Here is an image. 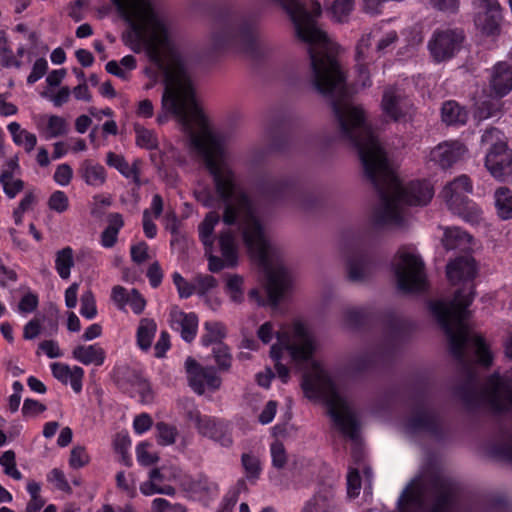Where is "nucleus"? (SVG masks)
I'll list each match as a JSON object with an SVG mask.
<instances>
[{"instance_id": "nucleus-1", "label": "nucleus", "mask_w": 512, "mask_h": 512, "mask_svg": "<svg viewBox=\"0 0 512 512\" xmlns=\"http://www.w3.org/2000/svg\"><path fill=\"white\" fill-rule=\"evenodd\" d=\"M291 19L297 38L308 45L310 82L314 89L331 102L340 137L357 149L366 177L379 196L374 220L379 225L403 226L404 206H423L434 191L426 181L402 186L391 168L386 152L368 124L363 108L351 100L346 74L340 65L338 45L316 24L321 4L312 1L311 10L301 0H270Z\"/></svg>"}, {"instance_id": "nucleus-2", "label": "nucleus", "mask_w": 512, "mask_h": 512, "mask_svg": "<svg viewBox=\"0 0 512 512\" xmlns=\"http://www.w3.org/2000/svg\"><path fill=\"white\" fill-rule=\"evenodd\" d=\"M160 62L151 56L150 60L164 75V91L161 104L165 111L157 116L158 123L167 121V112L177 117L183 129L190 134L191 145L203 156L205 166L213 179L214 193L208 188L194 192L196 200L204 207H213L220 201L225 208L224 221H236L235 208L238 206L250 210V200L240 191L236 183V174L226 162L224 139L217 134L208 133L198 136L195 126L204 125L205 119L198 107L190 76L184 64L174 55L171 41L161 47Z\"/></svg>"}, {"instance_id": "nucleus-3", "label": "nucleus", "mask_w": 512, "mask_h": 512, "mask_svg": "<svg viewBox=\"0 0 512 512\" xmlns=\"http://www.w3.org/2000/svg\"><path fill=\"white\" fill-rule=\"evenodd\" d=\"M473 299L474 291L471 286L469 293L464 288L457 290L448 303H430V310L448 337L450 352L457 361L463 378V382L456 387L455 394L469 409L486 403L495 412L508 411L512 409V367L503 374L494 372L486 378L482 388L478 389L476 363L465 354V349L470 344L475 348L479 364L484 367L492 364V354L483 338L471 335L466 323L470 314L467 308Z\"/></svg>"}, {"instance_id": "nucleus-4", "label": "nucleus", "mask_w": 512, "mask_h": 512, "mask_svg": "<svg viewBox=\"0 0 512 512\" xmlns=\"http://www.w3.org/2000/svg\"><path fill=\"white\" fill-rule=\"evenodd\" d=\"M237 187L243 191L250 200V210L243 207H236V221L226 223L224 221L225 208L222 202L212 208L222 209V221L228 226H237L242 231L243 239L252 253L264 267L267 274V294L269 302L276 307L284 293L289 288L291 277L288 269L282 262L272 263V247L265 235L264 228L257 216V210L252 198L244 191L236 179ZM220 221V214L217 211H210L199 225V237L204 246L211 247L213 244V231L215 225Z\"/></svg>"}, {"instance_id": "nucleus-5", "label": "nucleus", "mask_w": 512, "mask_h": 512, "mask_svg": "<svg viewBox=\"0 0 512 512\" xmlns=\"http://www.w3.org/2000/svg\"><path fill=\"white\" fill-rule=\"evenodd\" d=\"M259 23L260 16L256 13L233 14L219 19L211 29L208 49L215 53L234 50L253 57L268 53V46L258 41Z\"/></svg>"}, {"instance_id": "nucleus-6", "label": "nucleus", "mask_w": 512, "mask_h": 512, "mask_svg": "<svg viewBox=\"0 0 512 512\" xmlns=\"http://www.w3.org/2000/svg\"><path fill=\"white\" fill-rule=\"evenodd\" d=\"M302 388L309 398H321L336 428L351 440L358 437L359 423L347 400L339 393L335 383L318 363L303 375Z\"/></svg>"}, {"instance_id": "nucleus-7", "label": "nucleus", "mask_w": 512, "mask_h": 512, "mask_svg": "<svg viewBox=\"0 0 512 512\" xmlns=\"http://www.w3.org/2000/svg\"><path fill=\"white\" fill-rule=\"evenodd\" d=\"M458 489L450 480L439 475H428L413 480L398 499L399 512H419L431 503L430 512H452L457 502Z\"/></svg>"}, {"instance_id": "nucleus-8", "label": "nucleus", "mask_w": 512, "mask_h": 512, "mask_svg": "<svg viewBox=\"0 0 512 512\" xmlns=\"http://www.w3.org/2000/svg\"><path fill=\"white\" fill-rule=\"evenodd\" d=\"M130 23L135 39L146 46L149 56L160 62V48L168 44V32L148 0H111Z\"/></svg>"}, {"instance_id": "nucleus-9", "label": "nucleus", "mask_w": 512, "mask_h": 512, "mask_svg": "<svg viewBox=\"0 0 512 512\" xmlns=\"http://www.w3.org/2000/svg\"><path fill=\"white\" fill-rule=\"evenodd\" d=\"M379 242L378 234L372 229L365 230L345 242L343 251L350 281L362 282L371 275L375 265L374 250Z\"/></svg>"}, {"instance_id": "nucleus-10", "label": "nucleus", "mask_w": 512, "mask_h": 512, "mask_svg": "<svg viewBox=\"0 0 512 512\" xmlns=\"http://www.w3.org/2000/svg\"><path fill=\"white\" fill-rule=\"evenodd\" d=\"M392 268L397 287L402 292H420L425 289L424 263L413 246L399 248L393 259Z\"/></svg>"}, {"instance_id": "nucleus-11", "label": "nucleus", "mask_w": 512, "mask_h": 512, "mask_svg": "<svg viewBox=\"0 0 512 512\" xmlns=\"http://www.w3.org/2000/svg\"><path fill=\"white\" fill-rule=\"evenodd\" d=\"M472 192V183L467 175H461L449 182L442 190L441 197L448 208L468 222L476 223L481 218V211L473 204L468 194Z\"/></svg>"}, {"instance_id": "nucleus-12", "label": "nucleus", "mask_w": 512, "mask_h": 512, "mask_svg": "<svg viewBox=\"0 0 512 512\" xmlns=\"http://www.w3.org/2000/svg\"><path fill=\"white\" fill-rule=\"evenodd\" d=\"M253 193L258 202L277 204L294 197L296 180L288 175L263 173L255 180Z\"/></svg>"}, {"instance_id": "nucleus-13", "label": "nucleus", "mask_w": 512, "mask_h": 512, "mask_svg": "<svg viewBox=\"0 0 512 512\" xmlns=\"http://www.w3.org/2000/svg\"><path fill=\"white\" fill-rule=\"evenodd\" d=\"M481 142L490 145L485 158V166L491 175L497 179H503L510 173L512 166V150L502 139V133L497 128L491 127L484 131Z\"/></svg>"}, {"instance_id": "nucleus-14", "label": "nucleus", "mask_w": 512, "mask_h": 512, "mask_svg": "<svg viewBox=\"0 0 512 512\" xmlns=\"http://www.w3.org/2000/svg\"><path fill=\"white\" fill-rule=\"evenodd\" d=\"M464 34L458 29L436 30L428 43L431 56L436 62L452 58L461 48Z\"/></svg>"}, {"instance_id": "nucleus-15", "label": "nucleus", "mask_w": 512, "mask_h": 512, "mask_svg": "<svg viewBox=\"0 0 512 512\" xmlns=\"http://www.w3.org/2000/svg\"><path fill=\"white\" fill-rule=\"evenodd\" d=\"M475 24L486 35H496L500 32L502 19L498 0H473Z\"/></svg>"}, {"instance_id": "nucleus-16", "label": "nucleus", "mask_w": 512, "mask_h": 512, "mask_svg": "<svg viewBox=\"0 0 512 512\" xmlns=\"http://www.w3.org/2000/svg\"><path fill=\"white\" fill-rule=\"evenodd\" d=\"M381 106L384 114L395 122L406 120L412 109L410 99L401 89L394 86L384 89Z\"/></svg>"}, {"instance_id": "nucleus-17", "label": "nucleus", "mask_w": 512, "mask_h": 512, "mask_svg": "<svg viewBox=\"0 0 512 512\" xmlns=\"http://www.w3.org/2000/svg\"><path fill=\"white\" fill-rule=\"evenodd\" d=\"M407 426L412 432L427 431L435 436L439 434L438 417L429 403L422 398L416 402Z\"/></svg>"}, {"instance_id": "nucleus-18", "label": "nucleus", "mask_w": 512, "mask_h": 512, "mask_svg": "<svg viewBox=\"0 0 512 512\" xmlns=\"http://www.w3.org/2000/svg\"><path fill=\"white\" fill-rule=\"evenodd\" d=\"M291 357L296 361H306L312 357L314 342L307 327L296 322L293 326V341L286 346Z\"/></svg>"}, {"instance_id": "nucleus-19", "label": "nucleus", "mask_w": 512, "mask_h": 512, "mask_svg": "<svg viewBox=\"0 0 512 512\" xmlns=\"http://www.w3.org/2000/svg\"><path fill=\"white\" fill-rule=\"evenodd\" d=\"M466 152V147L459 141L443 142L434 147L429 154V161L442 169L451 167Z\"/></svg>"}, {"instance_id": "nucleus-20", "label": "nucleus", "mask_w": 512, "mask_h": 512, "mask_svg": "<svg viewBox=\"0 0 512 512\" xmlns=\"http://www.w3.org/2000/svg\"><path fill=\"white\" fill-rule=\"evenodd\" d=\"M198 432L223 447H230L233 444L231 425L222 419L206 417Z\"/></svg>"}, {"instance_id": "nucleus-21", "label": "nucleus", "mask_w": 512, "mask_h": 512, "mask_svg": "<svg viewBox=\"0 0 512 512\" xmlns=\"http://www.w3.org/2000/svg\"><path fill=\"white\" fill-rule=\"evenodd\" d=\"M489 88L496 97H504L512 90V66L499 62L493 68Z\"/></svg>"}, {"instance_id": "nucleus-22", "label": "nucleus", "mask_w": 512, "mask_h": 512, "mask_svg": "<svg viewBox=\"0 0 512 512\" xmlns=\"http://www.w3.org/2000/svg\"><path fill=\"white\" fill-rule=\"evenodd\" d=\"M476 263L471 256H461L449 262L446 267V274L452 284L461 281H470L476 275Z\"/></svg>"}, {"instance_id": "nucleus-23", "label": "nucleus", "mask_w": 512, "mask_h": 512, "mask_svg": "<svg viewBox=\"0 0 512 512\" xmlns=\"http://www.w3.org/2000/svg\"><path fill=\"white\" fill-rule=\"evenodd\" d=\"M303 507L309 508V512H338L333 487L331 485L321 486Z\"/></svg>"}, {"instance_id": "nucleus-24", "label": "nucleus", "mask_w": 512, "mask_h": 512, "mask_svg": "<svg viewBox=\"0 0 512 512\" xmlns=\"http://www.w3.org/2000/svg\"><path fill=\"white\" fill-rule=\"evenodd\" d=\"M53 376L64 384L70 380L72 389L79 393L82 390V379L84 377V370L79 366H74L72 369L63 363L55 362L51 364Z\"/></svg>"}, {"instance_id": "nucleus-25", "label": "nucleus", "mask_w": 512, "mask_h": 512, "mask_svg": "<svg viewBox=\"0 0 512 512\" xmlns=\"http://www.w3.org/2000/svg\"><path fill=\"white\" fill-rule=\"evenodd\" d=\"M73 357L84 365L101 366L105 360V351L99 345H79L72 352Z\"/></svg>"}, {"instance_id": "nucleus-26", "label": "nucleus", "mask_w": 512, "mask_h": 512, "mask_svg": "<svg viewBox=\"0 0 512 512\" xmlns=\"http://www.w3.org/2000/svg\"><path fill=\"white\" fill-rule=\"evenodd\" d=\"M185 368L188 375L189 386L197 394H204L206 367H202L195 359L188 357L185 361Z\"/></svg>"}, {"instance_id": "nucleus-27", "label": "nucleus", "mask_w": 512, "mask_h": 512, "mask_svg": "<svg viewBox=\"0 0 512 512\" xmlns=\"http://www.w3.org/2000/svg\"><path fill=\"white\" fill-rule=\"evenodd\" d=\"M80 176L86 184L99 187L106 180L105 169L102 165L96 164L91 160H84L78 170Z\"/></svg>"}, {"instance_id": "nucleus-28", "label": "nucleus", "mask_w": 512, "mask_h": 512, "mask_svg": "<svg viewBox=\"0 0 512 512\" xmlns=\"http://www.w3.org/2000/svg\"><path fill=\"white\" fill-rule=\"evenodd\" d=\"M441 116L447 125H464L468 120V112L455 101L443 104Z\"/></svg>"}, {"instance_id": "nucleus-29", "label": "nucleus", "mask_w": 512, "mask_h": 512, "mask_svg": "<svg viewBox=\"0 0 512 512\" xmlns=\"http://www.w3.org/2000/svg\"><path fill=\"white\" fill-rule=\"evenodd\" d=\"M123 217L119 213H111L108 215V226L101 233V244L106 248L113 247L117 242V236L123 227Z\"/></svg>"}, {"instance_id": "nucleus-30", "label": "nucleus", "mask_w": 512, "mask_h": 512, "mask_svg": "<svg viewBox=\"0 0 512 512\" xmlns=\"http://www.w3.org/2000/svg\"><path fill=\"white\" fill-rule=\"evenodd\" d=\"M157 331V325L153 319L142 318L137 329V345L143 351H148Z\"/></svg>"}, {"instance_id": "nucleus-31", "label": "nucleus", "mask_w": 512, "mask_h": 512, "mask_svg": "<svg viewBox=\"0 0 512 512\" xmlns=\"http://www.w3.org/2000/svg\"><path fill=\"white\" fill-rule=\"evenodd\" d=\"M495 207L497 215L502 220L512 218V191L507 187H500L495 191Z\"/></svg>"}, {"instance_id": "nucleus-32", "label": "nucleus", "mask_w": 512, "mask_h": 512, "mask_svg": "<svg viewBox=\"0 0 512 512\" xmlns=\"http://www.w3.org/2000/svg\"><path fill=\"white\" fill-rule=\"evenodd\" d=\"M74 266L73 250L67 246L56 252L55 269L62 279L70 277L71 268Z\"/></svg>"}, {"instance_id": "nucleus-33", "label": "nucleus", "mask_w": 512, "mask_h": 512, "mask_svg": "<svg viewBox=\"0 0 512 512\" xmlns=\"http://www.w3.org/2000/svg\"><path fill=\"white\" fill-rule=\"evenodd\" d=\"M178 316L181 337L186 342H191L197 334L198 317L195 313L184 312H180Z\"/></svg>"}, {"instance_id": "nucleus-34", "label": "nucleus", "mask_w": 512, "mask_h": 512, "mask_svg": "<svg viewBox=\"0 0 512 512\" xmlns=\"http://www.w3.org/2000/svg\"><path fill=\"white\" fill-rule=\"evenodd\" d=\"M219 245L221 249L223 261L228 266H234L237 261V251L234 242V236L230 231L223 232L219 236Z\"/></svg>"}, {"instance_id": "nucleus-35", "label": "nucleus", "mask_w": 512, "mask_h": 512, "mask_svg": "<svg viewBox=\"0 0 512 512\" xmlns=\"http://www.w3.org/2000/svg\"><path fill=\"white\" fill-rule=\"evenodd\" d=\"M8 130L13 137V141L17 145H21L23 143L22 136L25 137L24 148L27 152H31L36 144L37 138L33 133L28 132L27 130L21 129V126L17 122H12L8 125Z\"/></svg>"}, {"instance_id": "nucleus-36", "label": "nucleus", "mask_w": 512, "mask_h": 512, "mask_svg": "<svg viewBox=\"0 0 512 512\" xmlns=\"http://www.w3.org/2000/svg\"><path fill=\"white\" fill-rule=\"evenodd\" d=\"M381 358L380 351H367L355 356L350 362V368L356 372H363L371 368Z\"/></svg>"}, {"instance_id": "nucleus-37", "label": "nucleus", "mask_w": 512, "mask_h": 512, "mask_svg": "<svg viewBox=\"0 0 512 512\" xmlns=\"http://www.w3.org/2000/svg\"><path fill=\"white\" fill-rule=\"evenodd\" d=\"M206 334L202 336V343L205 346L217 343H222L221 340L225 337V328L219 322H206L204 324Z\"/></svg>"}, {"instance_id": "nucleus-38", "label": "nucleus", "mask_w": 512, "mask_h": 512, "mask_svg": "<svg viewBox=\"0 0 512 512\" xmlns=\"http://www.w3.org/2000/svg\"><path fill=\"white\" fill-rule=\"evenodd\" d=\"M0 183L3 186L5 194L11 199L24 189V182L21 179H14L9 170H2Z\"/></svg>"}, {"instance_id": "nucleus-39", "label": "nucleus", "mask_w": 512, "mask_h": 512, "mask_svg": "<svg viewBox=\"0 0 512 512\" xmlns=\"http://www.w3.org/2000/svg\"><path fill=\"white\" fill-rule=\"evenodd\" d=\"M136 134V144L147 150L156 149L158 147V140L155 133L152 130L146 129L145 127L136 124L134 126Z\"/></svg>"}, {"instance_id": "nucleus-40", "label": "nucleus", "mask_w": 512, "mask_h": 512, "mask_svg": "<svg viewBox=\"0 0 512 512\" xmlns=\"http://www.w3.org/2000/svg\"><path fill=\"white\" fill-rule=\"evenodd\" d=\"M353 4V0H334L328 10V13L331 14L332 18L336 22H346L353 9Z\"/></svg>"}, {"instance_id": "nucleus-41", "label": "nucleus", "mask_w": 512, "mask_h": 512, "mask_svg": "<svg viewBox=\"0 0 512 512\" xmlns=\"http://www.w3.org/2000/svg\"><path fill=\"white\" fill-rule=\"evenodd\" d=\"M178 405L184 411V416L187 420L193 422L199 430V426L204 422L207 416H202L200 411L195 406L192 399L183 398L178 401Z\"/></svg>"}, {"instance_id": "nucleus-42", "label": "nucleus", "mask_w": 512, "mask_h": 512, "mask_svg": "<svg viewBox=\"0 0 512 512\" xmlns=\"http://www.w3.org/2000/svg\"><path fill=\"white\" fill-rule=\"evenodd\" d=\"M471 236L457 227L446 228L443 244L446 249L451 250L458 247L461 242L470 241Z\"/></svg>"}, {"instance_id": "nucleus-43", "label": "nucleus", "mask_w": 512, "mask_h": 512, "mask_svg": "<svg viewBox=\"0 0 512 512\" xmlns=\"http://www.w3.org/2000/svg\"><path fill=\"white\" fill-rule=\"evenodd\" d=\"M0 60L4 67H21V61L14 57V54L8 45V40L4 30H0Z\"/></svg>"}, {"instance_id": "nucleus-44", "label": "nucleus", "mask_w": 512, "mask_h": 512, "mask_svg": "<svg viewBox=\"0 0 512 512\" xmlns=\"http://www.w3.org/2000/svg\"><path fill=\"white\" fill-rule=\"evenodd\" d=\"M241 463L246 473V478L249 480H256L261 473V464L257 456L251 453H243L241 456Z\"/></svg>"}, {"instance_id": "nucleus-45", "label": "nucleus", "mask_w": 512, "mask_h": 512, "mask_svg": "<svg viewBox=\"0 0 512 512\" xmlns=\"http://www.w3.org/2000/svg\"><path fill=\"white\" fill-rule=\"evenodd\" d=\"M157 430L158 444L163 446L172 445L176 441L178 435L177 428L165 422H158L155 426Z\"/></svg>"}, {"instance_id": "nucleus-46", "label": "nucleus", "mask_w": 512, "mask_h": 512, "mask_svg": "<svg viewBox=\"0 0 512 512\" xmlns=\"http://www.w3.org/2000/svg\"><path fill=\"white\" fill-rule=\"evenodd\" d=\"M213 357L221 371H228L231 367L232 356L229 348L223 343H217L212 348Z\"/></svg>"}, {"instance_id": "nucleus-47", "label": "nucleus", "mask_w": 512, "mask_h": 512, "mask_svg": "<svg viewBox=\"0 0 512 512\" xmlns=\"http://www.w3.org/2000/svg\"><path fill=\"white\" fill-rule=\"evenodd\" d=\"M0 465L4 469V473L15 480H21L22 474L16 468V455L12 450L5 451L0 457Z\"/></svg>"}, {"instance_id": "nucleus-48", "label": "nucleus", "mask_w": 512, "mask_h": 512, "mask_svg": "<svg viewBox=\"0 0 512 512\" xmlns=\"http://www.w3.org/2000/svg\"><path fill=\"white\" fill-rule=\"evenodd\" d=\"M366 315L360 308H347L343 311L344 325L351 329L359 328L365 321Z\"/></svg>"}, {"instance_id": "nucleus-49", "label": "nucleus", "mask_w": 512, "mask_h": 512, "mask_svg": "<svg viewBox=\"0 0 512 512\" xmlns=\"http://www.w3.org/2000/svg\"><path fill=\"white\" fill-rule=\"evenodd\" d=\"M81 309L80 313L87 319H92L97 314L96 302L91 290L85 291L80 298Z\"/></svg>"}, {"instance_id": "nucleus-50", "label": "nucleus", "mask_w": 512, "mask_h": 512, "mask_svg": "<svg viewBox=\"0 0 512 512\" xmlns=\"http://www.w3.org/2000/svg\"><path fill=\"white\" fill-rule=\"evenodd\" d=\"M195 290L198 295L204 296L208 291L214 289L218 285L215 277L209 274H198L194 277Z\"/></svg>"}, {"instance_id": "nucleus-51", "label": "nucleus", "mask_w": 512, "mask_h": 512, "mask_svg": "<svg viewBox=\"0 0 512 512\" xmlns=\"http://www.w3.org/2000/svg\"><path fill=\"white\" fill-rule=\"evenodd\" d=\"M242 284L243 279L239 275H232L227 280V292L229 293L231 300L235 303H240L243 300Z\"/></svg>"}, {"instance_id": "nucleus-52", "label": "nucleus", "mask_w": 512, "mask_h": 512, "mask_svg": "<svg viewBox=\"0 0 512 512\" xmlns=\"http://www.w3.org/2000/svg\"><path fill=\"white\" fill-rule=\"evenodd\" d=\"M272 464L277 469H283L287 463V454L284 445L276 440L270 447Z\"/></svg>"}, {"instance_id": "nucleus-53", "label": "nucleus", "mask_w": 512, "mask_h": 512, "mask_svg": "<svg viewBox=\"0 0 512 512\" xmlns=\"http://www.w3.org/2000/svg\"><path fill=\"white\" fill-rule=\"evenodd\" d=\"M106 162L109 166L116 168L123 176L130 178L132 166L128 164L123 156L109 152L107 153Z\"/></svg>"}, {"instance_id": "nucleus-54", "label": "nucleus", "mask_w": 512, "mask_h": 512, "mask_svg": "<svg viewBox=\"0 0 512 512\" xmlns=\"http://www.w3.org/2000/svg\"><path fill=\"white\" fill-rule=\"evenodd\" d=\"M47 128L49 130V137L51 138L65 135L68 131V125L65 119L57 115L49 117Z\"/></svg>"}, {"instance_id": "nucleus-55", "label": "nucleus", "mask_w": 512, "mask_h": 512, "mask_svg": "<svg viewBox=\"0 0 512 512\" xmlns=\"http://www.w3.org/2000/svg\"><path fill=\"white\" fill-rule=\"evenodd\" d=\"M361 489V477L357 468H350L347 474V494L350 498L359 495Z\"/></svg>"}, {"instance_id": "nucleus-56", "label": "nucleus", "mask_w": 512, "mask_h": 512, "mask_svg": "<svg viewBox=\"0 0 512 512\" xmlns=\"http://www.w3.org/2000/svg\"><path fill=\"white\" fill-rule=\"evenodd\" d=\"M172 278H173V283L176 286V288L178 290V293H179V296L181 298H188L194 292H196V290H195V282L194 281H193V283H189L178 272H175L173 274Z\"/></svg>"}, {"instance_id": "nucleus-57", "label": "nucleus", "mask_w": 512, "mask_h": 512, "mask_svg": "<svg viewBox=\"0 0 512 512\" xmlns=\"http://www.w3.org/2000/svg\"><path fill=\"white\" fill-rule=\"evenodd\" d=\"M69 201L67 195L63 191H55L48 200V206L51 210L63 213L68 209Z\"/></svg>"}, {"instance_id": "nucleus-58", "label": "nucleus", "mask_w": 512, "mask_h": 512, "mask_svg": "<svg viewBox=\"0 0 512 512\" xmlns=\"http://www.w3.org/2000/svg\"><path fill=\"white\" fill-rule=\"evenodd\" d=\"M89 462V455L82 446H76L71 450L69 464L74 469H79Z\"/></svg>"}, {"instance_id": "nucleus-59", "label": "nucleus", "mask_w": 512, "mask_h": 512, "mask_svg": "<svg viewBox=\"0 0 512 512\" xmlns=\"http://www.w3.org/2000/svg\"><path fill=\"white\" fill-rule=\"evenodd\" d=\"M149 446L148 442H141L136 448L138 462L143 466H150L159 460L157 455L150 454L147 451Z\"/></svg>"}, {"instance_id": "nucleus-60", "label": "nucleus", "mask_w": 512, "mask_h": 512, "mask_svg": "<svg viewBox=\"0 0 512 512\" xmlns=\"http://www.w3.org/2000/svg\"><path fill=\"white\" fill-rule=\"evenodd\" d=\"M46 410V406L37 400L27 398L24 400L22 406V414L25 417H33L43 413Z\"/></svg>"}, {"instance_id": "nucleus-61", "label": "nucleus", "mask_w": 512, "mask_h": 512, "mask_svg": "<svg viewBox=\"0 0 512 512\" xmlns=\"http://www.w3.org/2000/svg\"><path fill=\"white\" fill-rule=\"evenodd\" d=\"M48 64L46 59L39 58L35 61L32 71L27 77L28 84H34L39 79H41L47 72Z\"/></svg>"}, {"instance_id": "nucleus-62", "label": "nucleus", "mask_w": 512, "mask_h": 512, "mask_svg": "<svg viewBox=\"0 0 512 512\" xmlns=\"http://www.w3.org/2000/svg\"><path fill=\"white\" fill-rule=\"evenodd\" d=\"M48 481L54 483L59 490L65 492L71 491V487L67 482L63 471L58 468H54L51 470V472L48 474Z\"/></svg>"}, {"instance_id": "nucleus-63", "label": "nucleus", "mask_w": 512, "mask_h": 512, "mask_svg": "<svg viewBox=\"0 0 512 512\" xmlns=\"http://www.w3.org/2000/svg\"><path fill=\"white\" fill-rule=\"evenodd\" d=\"M131 444V440L127 434L118 433L114 440L115 450L122 455L123 461L126 465H129V459L127 457V450Z\"/></svg>"}, {"instance_id": "nucleus-64", "label": "nucleus", "mask_w": 512, "mask_h": 512, "mask_svg": "<svg viewBox=\"0 0 512 512\" xmlns=\"http://www.w3.org/2000/svg\"><path fill=\"white\" fill-rule=\"evenodd\" d=\"M72 174V168L68 164H61L54 173V180L59 185L66 186L70 183Z\"/></svg>"}]
</instances>
